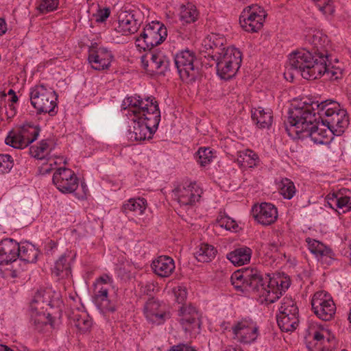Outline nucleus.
Segmentation results:
<instances>
[{
    "instance_id": "a211bd4d",
    "label": "nucleus",
    "mask_w": 351,
    "mask_h": 351,
    "mask_svg": "<svg viewBox=\"0 0 351 351\" xmlns=\"http://www.w3.org/2000/svg\"><path fill=\"white\" fill-rule=\"evenodd\" d=\"M195 183L188 185L179 184L173 191L175 198L180 205L192 206L198 202L201 195V190L195 189Z\"/></svg>"
},
{
    "instance_id": "c756f323",
    "label": "nucleus",
    "mask_w": 351,
    "mask_h": 351,
    "mask_svg": "<svg viewBox=\"0 0 351 351\" xmlns=\"http://www.w3.org/2000/svg\"><path fill=\"white\" fill-rule=\"evenodd\" d=\"M147 207V200L144 198H131L123 204L121 208L122 212L128 217L132 213L134 216L143 214Z\"/></svg>"
},
{
    "instance_id": "3c124183",
    "label": "nucleus",
    "mask_w": 351,
    "mask_h": 351,
    "mask_svg": "<svg viewBox=\"0 0 351 351\" xmlns=\"http://www.w3.org/2000/svg\"><path fill=\"white\" fill-rule=\"evenodd\" d=\"M243 12H249L250 14L252 15L253 14H254L257 16H261V20L263 21H265L267 16V13L265 11V10L258 5H253L252 6H249L246 9H245Z\"/></svg>"
},
{
    "instance_id": "5701e85b",
    "label": "nucleus",
    "mask_w": 351,
    "mask_h": 351,
    "mask_svg": "<svg viewBox=\"0 0 351 351\" xmlns=\"http://www.w3.org/2000/svg\"><path fill=\"white\" fill-rule=\"evenodd\" d=\"M54 292L51 289L38 291L31 302V311H44L53 308L57 304L58 300L53 299Z\"/></svg>"
},
{
    "instance_id": "7c9ffc66",
    "label": "nucleus",
    "mask_w": 351,
    "mask_h": 351,
    "mask_svg": "<svg viewBox=\"0 0 351 351\" xmlns=\"http://www.w3.org/2000/svg\"><path fill=\"white\" fill-rule=\"evenodd\" d=\"M225 38L216 34H212L207 37L204 40L206 49L213 50L212 54H208V57L212 60L217 58V56L221 55L226 48L223 47Z\"/></svg>"
},
{
    "instance_id": "f257e3e1",
    "label": "nucleus",
    "mask_w": 351,
    "mask_h": 351,
    "mask_svg": "<svg viewBox=\"0 0 351 351\" xmlns=\"http://www.w3.org/2000/svg\"><path fill=\"white\" fill-rule=\"evenodd\" d=\"M126 114L132 117L133 126L128 131V138L141 141L152 138L158 129L160 121L158 103L153 96L143 99L140 95L127 97L121 104Z\"/></svg>"
},
{
    "instance_id": "f8f14e48",
    "label": "nucleus",
    "mask_w": 351,
    "mask_h": 351,
    "mask_svg": "<svg viewBox=\"0 0 351 351\" xmlns=\"http://www.w3.org/2000/svg\"><path fill=\"white\" fill-rule=\"evenodd\" d=\"M322 126L327 127L335 136H341L349 125L347 111L339 108L320 119Z\"/></svg>"
},
{
    "instance_id": "774afa93",
    "label": "nucleus",
    "mask_w": 351,
    "mask_h": 351,
    "mask_svg": "<svg viewBox=\"0 0 351 351\" xmlns=\"http://www.w3.org/2000/svg\"><path fill=\"white\" fill-rule=\"evenodd\" d=\"M0 351H14V350L6 345L1 344L0 345Z\"/></svg>"
},
{
    "instance_id": "8fccbe9b",
    "label": "nucleus",
    "mask_w": 351,
    "mask_h": 351,
    "mask_svg": "<svg viewBox=\"0 0 351 351\" xmlns=\"http://www.w3.org/2000/svg\"><path fill=\"white\" fill-rule=\"evenodd\" d=\"M325 62L326 71L323 73L322 76L326 74L332 80H338L342 77V71L339 68L335 67L333 66L330 67L331 63L329 58H328V60H326Z\"/></svg>"
},
{
    "instance_id": "37998d69",
    "label": "nucleus",
    "mask_w": 351,
    "mask_h": 351,
    "mask_svg": "<svg viewBox=\"0 0 351 351\" xmlns=\"http://www.w3.org/2000/svg\"><path fill=\"white\" fill-rule=\"evenodd\" d=\"M5 142L7 145L15 149H23L27 147L19 130H12L8 133Z\"/></svg>"
},
{
    "instance_id": "bb28decb",
    "label": "nucleus",
    "mask_w": 351,
    "mask_h": 351,
    "mask_svg": "<svg viewBox=\"0 0 351 351\" xmlns=\"http://www.w3.org/2000/svg\"><path fill=\"white\" fill-rule=\"evenodd\" d=\"M31 322L34 326L35 330L39 332L45 330V328L49 325L51 328H54V319L49 312L44 311H32Z\"/></svg>"
},
{
    "instance_id": "f3484780",
    "label": "nucleus",
    "mask_w": 351,
    "mask_h": 351,
    "mask_svg": "<svg viewBox=\"0 0 351 351\" xmlns=\"http://www.w3.org/2000/svg\"><path fill=\"white\" fill-rule=\"evenodd\" d=\"M291 285L289 276L278 274L272 278L269 277L267 284L266 301L269 303L275 302L288 289Z\"/></svg>"
},
{
    "instance_id": "5fc2aeb1",
    "label": "nucleus",
    "mask_w": 351,
    "mask_h": 351,
    "mask_svg": "<svg viewBox=\"0 0 351 351\" xmlns=\"http://www.w3.org/2000/svg\"><path fill=\"white\" fill-rule=\"evenodd\" d=\"M155 285L152 282H146L140 285V293L144 295L153 297L152 295L155 290Z\"/></svg>"
},
{
    "instance_id": "ddd939ff",
    "label": "nucleus",
    "mask_w": 351,
    "mask_h": 351,
    "mask_svg": "<svg viewBox=\"0 0 351 351\" xmlns=\"http://www.w3.org/2000/svg\"><path fill=\"white\" fill-rule=\"evenodd\" d=\"M232 332L238 341L250 344L258 337V327L251 319H243L232 327Z\"/></svg>"
},
{
    "instance_id": "864d4df0",
    "label": "nucleus",
    "mask_w": 351,
    "mask_h": 351,
    "mask_svg": "<svg viewBox=\"0 0 351 351\" xmlns=\"http://www.w3.org/2000/svg\"><path fill=\"white\" fill-rule=\"evenodd\" d=\"M108 298V290L106 288L101 287L99 290L95 293L94 297V302L95 304H100L102 302L106 301Z\"/></svg>"
},
{
    "instance_id": "e2e57ef3",
    "label": "nucleus",
    "mask_w": 351,
    "mask_h": 351,
    "mask_svg": "<svg viewBox=\"0 0 351 351\" xmlns=\"http://www.w3.org/2000/svg\"><path fill=\"white\" fill-rule=\"evenodd\" d=\"M246 156H247L251 160L256 161V160H258V155L252 150L251 149H247L246 150Z\"/></svg>"
},
{
    "instance_id": "f704fd0d",
    "label": "nucleus",
    "mask_w": 351,
    "mask_h": 351,
    "mask_svg": "<svg viewBox=\"0 0 351 351\" xmlns=\"http://www.w3.org/2000/svg\"><path fill=\"white\" fill-rule=\"evenodd\" d=\"M252 119L259 128H268L272 123V112L270 110L265 111L259 107L252 112Z\"/></svg>"
},
{
    "instance_id": "f03ea898",
    "label": "nucleus",
    "mask_w": 351,
    "mask_h": 351,
    "mask_svg": "<svg viewBox=\"0 0 351 351\" xmlns=\"http://www.w3.org/2000/svg\"><path fill=\"white\" fill-rule=\"evenodd\" d=\"M316 113L308 110L303 111L299 108H289L287 120L285 121L287 132L291 136V130L293 129L297 134L305 132L313 141L318 144H327L335 135L328 128H320L319 119L316 118Z\"/></svg>"
},
{
    "instance_id": "680f3d73",
    "label": "nucleus",
    "mask_w": 351,
    "mask_h": 351,
    "mask_svg": "<svg viewBox=\"0 0 351 351\" xmlns=\"http://www.w3.org/2000/svg\"><path fill=\"white\" fill-rule=\"evenodd\" d=\"M7 31V25L4 19L0 18V36L4 34Z\"/></svg>"
},
{
    "instance_id": "412c9836",
    "label": "nucleus",
    "mask_w": 351,
    "mask_h": 351,
    "mask_svg": "<svg viewBox=\"0 0 351 351\" xmlns=\"http://www.w3.org/2000/svg\"><path fill=\"white\" fill-rule=\"evenodd\" d=\"M313 49L311 52L316 56L318 60L326 64V60L329 58V50L331 48L328 36L321 32H317L311 38Z\"/></svg>"
},
{
    "instance_id": "aec40b11",
    "label": "nucleus",
    "mask_w": 351,
    "mask_h": 351,
    "mask_svg": "<svg viewBox=\"0 0 351 351\" xmlns=\"http://www.w3.org/2000/svg\"><path fill=\"white\" fill-rule=\"evenodd\" d=\"M20 244L12 239H5L0 242V265H5L18 261Z\"/></svg>"
},
{
    "instance_id": "6e6d98bb",
    "label": "nucleus",
    "mask_w": 351,
    "mask_h": 351,
    "mask_svg": "<svg viewBox=\"0 0 351 351\" xmlns=\"http://www.w3.org/2000/svg\"><path fill=\"white\" fill-rule=\"evenodd\" d=\"M96 305L104 312L114 313L117 311L116 305L110 302L108 298L106 299V301Z\"/></svg>"
},
{
    "instance_id": "13d9d810",
    "label": "nucleus",
    "mask_w": 351,
    "mask_h": 351,
    "mask_svg": "<svg viewBox=\"0 0 351 351\" xmlns=\"http://www.w3.org/2000/svg\"><path fill=\"white\" fill-rule=\"evenodd\" d=\"M168 351H197V350L187 343H178L170 348Z\"/></svg>"
},
{
    "instance_id": "603ef678",
    "label": "nucleus",
    "mask_w": 351,
    "mask_h": 351,
    "mask_svg": "<svg viewBox=\"0 0 351 351\" xmlns=\"http://www.w3.org/2000/svg\"><path fill=\"white\" fill-rule=\"evenodd\" d=\"M219 222L221 227H224L226 230H232L236 231L239 227L236 221L228 217L221 218Z\"/></svg>"
},
{
    "instance_id": "393cba45",
    "label": "nucleus",
    "mask_w": 351,
    "mask_h": 351,
    "mask_svg": "<svg viewBox=\"0 0 351 351\" xmlns=\"http://www.w3.org/2000/svg\"><path fill=\"white\" fill-rule=\"evenodd\" d=\"M154 272L162 278H167L174 271L176 266L173 259L168 256H160L152 263Z\"/></svg>"
},
{
    "instance_id": "473e14b6",
    "label": "nucleus",
    "mask_w": 351,
    "mask_h": 351,
    "mask_svg": "<svg viewBox=\"0 0 351 351\" xmlns=\"http://www.w3.org/2000/svg\"><path fill=\"white\" fill-rule=\"evenodd\" d=\"M150 62L160 74L165 75L166 72L170 71L171 61L161 52L151 53Z\"/></svg>"
},
{
    "instance_id": "58836bf2",
    "label": "nucleus",
    "mask_w": 351,
    "mask_h": 351,
    "mask_svg": "<svg viewBox=\"0 0 351 351\" xmlns=\"http://www.w3.org/2000/svg\"><path fill=\"white\" fill-rule=\"evenodd\" d=\"M278 325L282 331L291 332L296 329L299 324V317L278 314Z\"/></svg>"
},
{
    "instance_id": "ea45409f",
    "label": "nucleus",
    "mask_w": 351,
    "mask_h": 351,
    "mask_svg": "<svg viewBox=\"0 0 351 351\" xmlns=\"http://www.w3.org/2000/svg\"><path fill=\"white\" fill-rule=\"evenodd\" d=\"M71 323L82 333L89 331L92 326L91 319L85 314H73L71 317Z\"/></svg>"
},
{
    "instance_id": "a18cd8bd",
    "label": "nucleus",
    "mask_w": 351,
    "mask_h": 351,
    "mask_svg": "<svg viewBox=\"0 0 351 351\" xmlns=\"http://www.w3.org/2000/svg\"><path fill=\"white\" fill-rule=\"evenodd\" d=\"M281 195L287 199H291L295 193L294 183L288 178H283L280 186Z\"/></svg>"
},
{
    "instance_id": "0e129e2a",
    "label": "nucleus",
    "mask_w": 351,
    "mask_h": 351,
    "mask_svg": "<svg viewBox=\"0 0 351 351\" xmlns=\"http://www.w3.org/2000/svg\"><path fill=\"white\" fill-rule=\"evenodd\" d=\"M313 339L320 341L324 339V335L319 331H315L313 335Z\"/></svg>"
},
{
    "instance_id": "c9c22d12",
    "label": "nucleus",
    "mask_w": 351,
    "mask_h": 351,
    "mask_svg": "<svg viewBox=\"0 0 351 351\" xmlns=\"http://www.w3.org/2000/svg\"><path fill=\"white\" fill-rule=\"evenodd\" d=\"M217 250L211 245L201 243L198 250L195 252V256L199 262L208 263L215 258Z\"/></svg>"
},
{
    "instance_id": "49530a36",
    "label": "nucleus",
    "mask_w": 351,
    "mask_h": 351,
    "mask_svg": "<svg viewBox=\"0 0 351 351\" xmlns=\"http://www.w3.org/2000/svg\"><path fill=\"white\" fill-rule=\"evenodd\" d=\"M59 0H40L38 10L42 14H47L57 10Z\"/></svg>"
},
{
    "instance_id": "a878e982",
    "label": "nucleus",
    "mask_w": 351,
    "mask_h": 351,
    "mask_svg": "<svg viewBox=\"0 0 351 351\" xmlns=\"http://www.w3.org/2000/svg\"><path fill=\"white\" fill-rule=\"evenodd\" d=\"M306 242L310 252L317 258L326 260L328 258V261H326L328 264H331L335 260V253L332 249L323 243L309 237L306 239Z\"/></svg>"
},
{
    "instance_id": "a19ab883",
    "label": "nucleus",
    "mask_w": 351,
    "mask_h": 351,
    "mask_svg": "<svg viewBox=\"0 0 351 351\" xmlns=\"http://www.w3.org/2000/svg\"><path fill=\"white\" fill-rule=\"evenodd\" d=\"M198 12L195 5L189 3L186 5L181 7L180 14V20L184 23H191L195 22L197 19Z\"/></svg>"
},
{
    "instance_id": "c03bdc74",
    "label": "nucleus",
    "mask_w": 351,
    "mask_h": 351,
    "mask_svg": "<svg viewBox=\"0 0 351 351\" xmlns=\"http://www.w3.org/2000/svg\"><path fill=\"white\" fill-rule=\"evenodd\" d=\"M246 270L247 267L242 268L241 269L237 270L231 275V283L237 290H242L243 287L245 288V278L244 277V275L245 274Z\"/></svg>"
},
{
    "instance_id": "6e6552de",
    "label": "nucleus",
    "mask_w": 351,
    "mask_h": 351,
    "mask_svg": "<svg viewBox=\"0 0 351 351\" xmlns=\"http://www.w3.org/2000/svg\"><path fill=\"white\" fill-rule=\"evenodd\" d=\"M143 314L149 323L160 325L170 319L169 306L156 298L150 297L143 306Z\"/></svg>"
},
{
    "instance_id": "b1692460",
    "label": "nucleus",
    "mask_w": 351,
    "mask_h": 351,
    "mask_svg": "<svg viewBox=\"0 0 351 351\" xmlns=\"http://www.w3.org/2000/svg\"><path fill=\"white\" fill-rule=\"evenodd\" d=\"M351 192L346 189H341L336 192L328 193L326 200L330 208L337 210V208L343 209V213L351 210Z\"/></svg>"
},
{
    "instance_id": "cd10ccee",
    "label": "nucleus",
    "mask_w": 351,
    "mask_h": 351,
    "mask_svg": "<svg viewBox=\"0 0 351 351\" xmlns=\"http://www.w3.org/2000/svg\"><path fill=\"white\" fill-rule=\"evenodd\" d=\"M265 21L261 20V16L254 14H250L249 12H243L239 18V23L241 27L248 32H257L261 29Z\"/></svg>"
},
{
    "instance_id": "4be33fe9",
    "label": "nucleus",
    "mask_w": 351,
    "mask_h": 351,
    "mask_svg": "<svg viewBox=\"0 0 351 351\" xmlns=\"http://www.w3.org/2000/svg\"><path fill=\"white\" fill-rule=\"evenodd\" d=\"M113 59L112 52L104 47H99L97 49H90L88 62L93 69L102 71L108 67Z\"/></svg>"
},
{
    "instance_id": "e433bc0d",
    "label": "nucleus",
    "mask_w": 351,
    "mask_h": 351,
    "mask_svg": "<svg viewBox=\"0 0 351 351\" xmlns=\"http://www.w3.org/2000/svg\"><path fill=\"white\" fill-rule=\"evenodd\" d=\"M18 130L28 146L37 139L40 128L34 123H25Z\"/></svg>"
},
{
    "instance_id": "423d86ee",
    "label": "nucleus",
    "mask_w": 351,
    "mask_h": 351,
    "mask_svg": "<svg viewBox=\"0 0 351 351\" xmlns=\"http://www.w3.org/2000/svg\"><path fill=\"white\" fill-rule=\"evenodd\" d=\"M167 36L166 27L159 21H152L143 29L140 36L136 38V46L139 50L150 51L161 44Z\"/></svg>"
},
{
    "instance_id": "338daca9",
    "label": "nucleus",
    "mask_w": 351,
    "mask_h": 351,
    "mask_svg": "<svg viewBox=\"0 0 351 351\" xmlns=\"http://www.w3.org/2000/svg\"><path fill=\"white\" fill-rule=\"evenodd\" d=\"M346 91H347L348 99L351 104V82L348 84V86L346 88Z\"/></svg>"
},
{
    "instance_id": "7ed1b4c3",
    "label": "nucleus",
    "mask_w": 351,
    "mask_h": 351,
    "mask_svg": "<svg viewBox=\"0 0 351 351\" xmlns=\"http://www.w3.org/2000/svg\"><path fill=\"white\" fill-rule=\"evenodd\" d=\"M289 66L291 70L299 72L303 78L308 80L321 77L326 71V64L305 49L295 51L289 55Z\"/></svg>"
},
{
    "instance_id": "72a5a7b5",
    "label": "nucleus",
    "mask_w": 351,
    "mask_h": 351,
    "mask_svg": "<svg viewBox=\"0 0 351 351\" xmlns=\"http://www.w3.org/2000/svg\"><path fill=\"white\" fill-rule=\"evenodd\" d=\"M20 244V252L19 261L25 263H36L39 254L38 250L31 243H21Z\"/></svg>"
},
{
    "instance_id": "4c0bfd02",
    "label": "nucleus",
    "mask_w": 351,
    "mask_h": 351,
    "mask_svg": "<svg viewBox=\"0 0 351 351\" xmlns=\"http://www.w3.org/2000/svg\"><path fill=\"white\" fill-rule=\"evenodd\" d=\"M52 274L60 278H68L71 274V268L68 257L62 255L55 263Z\"/></svg>"
},
{
    "instance_id": "9b49d317",
    "label": "nucleus",
    "mask_w": 351,
    "mask_h": 351,
    "mask_svg": "<svg viewBox=\"0 0 351 351\" xmlns=\"http://www.w3.org/2000/svg\"><path fill=\"white\" fill-rule=\"evenodd\" d=\"M53 183L64 193H71L78 187V178L70 169H58L53 175Z\"/></svg>"
},
{
    "instance_id": "de8ad7c7",
    "label": "nucleus",
    "mask_w": 351,
    "mask_h": 351,
    "mask_svg": "<svg viewBox=\"0 0 351 351\" xmlns=\"http://www.w3.org/2000/svg\"><path fill=\"white\" fill-rule=\"evenodd\" d=\"M197 162L203 167L209 164L213 158L212 151L207 147H200L197 151Z\"/></svg>"
},
{
    "instance_id": "0eeeda50",
    "label": "nucleus",
    "mask_w": 351,
    "mask_h": 351,
    "mask_svg": "<svg viewBox=\"0 0 351 351\" xmlns=\"http://www.w3.org/2000/svg\"><path fill=\"white\" fill-rule=\"evenodd\" d=\"M173 60L180 79L186 83L194 82L199 74V69L194 64L195 53L189 49L182 50L174 56Z\"/></svg>"
},
{
    "instance_id": "09e8293b",
    "label": "nucleus",
    "mask_w": 351,
    "mask_h": 351,
    "mask_svg": "<svg viewBox=\"0 0 351 351\" xmlns=\"http://www.w3.org/2000/svg\"><path fill=\"white\" fill-rule=\"evenodd\" d=\"M14 162L8 154H0V174L8 173L13 167Z\"/></svg>"
},
{
    "instance_id": "9d476101",
    "label": "nucleus",
    "mask_w": 351,
    "mask_h": 351,
    "mask_svg": "<svg viewBox=\"0 0 351 351\" xmlns=\"http://www.w3.org/2000/svg\"><path fill=\"white\" fill-rule=\"evenodd\" d=\"M179 315L182 317L180 323L183 330L190 335L195 336L200 332L201 315L196 307L191 304L180 307Z\"/></svg>"
},
{
    "instance_id": "2eb2a0df",
    "label": "nucleus",
    "mask_w": 351,
    "mask_h": 351,
    "mask_svg": "<svg viewBox=\"0 0 351 351\" xmlns=\"http://www.w3.org/2000/svg\"><path fill=\"white\" fill-rule=\"evenodd\" d=\"M137 14L138 13L134 10L121 12L118 22L114 25L113 29L123 36L136 33L141 25V21L136 18Z\"/></svg>"
},
{
    "instance_id": "6ab92c4d",
    "label": "nucleus",
    "mask_w": 351,
    "mask_h": 351,
    "mask_svg": "<svg viewBox=\"0 0 351 351\" xmlns=\"http://www.w3.org/2000/svg\"><path fill=\"white\" fill-rule=\"evenodd\" d=\"M252 215L259 223L263 226H269L276 221L278 210L274 204L263 202L259 205L253 206Z\"/></svg>"
},
{
    "instance_id": "79ce46f5",
    "label": "nucleus",
    "mask_w": 351,
    "mask_h": 351,
    "mask_svg": "<svg viewBox=\"0 0 351 351\" xmlns=\"http://www.w3.org/2000/svg\"><path fill=\"white\" fill-rule=\"evenodd\" d=\"M280 315L299 317V310L296 303L291 298H284L279 308Z\"/></svg>"
},
{
    "instance_id": "39448f33",
    "label": "nucleus",
    "mask_w": 351,
    "mask_h": 351,
    "mask_svg": "<svg viewBox=\"0 0 351 351\" xmlns=\"http://www.w3.org/2000/svg\"><path fill=\"white\" fill-rule=\"evenodd\" d=\"M58 95L53 88L40 84L31 88V104L37 110V114L48 113L51 116L56 114Z\"/></svg>"
},
{
    "instance_id": "1a4fd4ad",
    "label": "nucleus",
    "mask_w": 351,
    "mask_h": 351,
    "mask_svg": "<svg viewBox=\"0 0 351 351\" xmlns=\"http://www.w3.org/2000/svg\"><path fill=\"white\" fill-rule=\"evenodd\" d=\"M312 310L323 321L331 320L336 312L335 304L331 296L324 291L316 292L311 302Z\"/></svg>"
},
{
    "instance_id": "dca6fc26",
    "label": "nucleus",
    "mask_w": 351,
    "mask_h": 351,
    "mask_svg": "<svg viewBox=\"0 0 351 351\" xmlns=\"http://www.w3.org/2000/svg\"><path fill=\"white\" fill-rule=\"evenodd\" d=\"M291 108H299L302 109L303 111L308 110L311 113H316V118L320 119L331 112H336L337 109L341 108V106L338 102L328 99L320 103L318 101H313L310 103L305 101L302 106H293Z\"/></svg>"
},
{
    "instance_id": "c85d7f7f",
    "label": "nucleus",
    "mask_w": 351,
    "mask_h": 351,
    "mask_svg": "<svg viewBox=\"0 0 351 351\" xmlns=\"http://www.w3.org/2000/svg\"><path fill=\"white\" fill-rule=\"evenodd\" d=\"M252 255V250L247 246H241L234 249L226 254V258L234 265L241 266L250 263Z\"/></svg>"
},
{
    "instance_id": "2f4dec72",
    "label": "nucleus",
    "mask_w": 351,
    "mask_h": 351,
    "mask_svg": "<svg viewBox=\"0 0 351 351\" xmlns=\"http://www.w3.org/2000/svg\"><path fill=\"white\" fill-rule=\"evenodd\" d=\"M52 141L47 138L41 140L37 145H32L29 149V153L32 157L38 159H45L50 154Z\"/></svg>"
},
{
    "instance_id": "052dcab7",
    "label": "nucleus",
    "mask_w": 351,
    "mask_h": 351,
    "mask_svg": "<svg viewBox=\"0 0 351 351\" xmlns=\"http://www.w3.org/2000/svg\"><path fill=\"white\" fill-rule=\"evenodd\" d=\"M111 282L112 279L108 274H104L97 279V284H108Z\"/></svg>"
},
{
    "instance_id": "4468645a",
    "label": "nucleus",
    "mask_w": 351,
    "mask_h": 351,
    "mask_svg": "<svg viewBox=\"0 0 351 351\" xmlns=\"http://www.w3.org/2000/svg\"><path fill=\"white\" fill-rule=\"evenodd\" d=\"M245 289L258 293L260 296L266 299L269 278H263V273L256 268L247 267L245 274Z\"/></svg>"
},
{
    "instance_id": "20e7f679",
    "label": "nucleus",
    "mask_w": 351,
    "mask_h": 351,
    "mask_svg": "<svg viewBox=\"0 0 351 351\" xmlns=\"http://www.w3.org/2000/svg\"><path fill=\"white\" fill-rule=\"evenodd\" d=\"M216 63L217 74L222 80L233 78L241 67L242 53L234 47H228L221 55L213 60Z\"/></svg>"
},
{
    "instance_id": "bf43d9fd",
    "label": "nucleus",
    "mask_w": 351,
    "mask_h": 351,
    "mask_svg": "<svg viewBox=\"0 0 351 351\" xmlns=\"http://www.w3.org/2000/svg\"><path fill=\"white\" fill-rule=\"evenodd\" d=\"M174 293H175V295L177 298L178 302L182 303L184 301V300L185 299L186 295V292L185 289H184L181 287H178V290L175 289Z\"/></svg>"
},
{
    "instance_id": "4d7b16f0",
    "label": "nucleus",
    "mask_w": 351,
    "mask_h": 351,
    "mask_svg": "<svg viewBox=\"0 0 351 351\" xmlns=\"http://www.w3.org/2000/svg\"><path fill=\"white\" fill-rule=\"evenodd\" d=\"M110 15V10L109 8L99 9L96 15V21L98 23H104Z\"/></svg>"
},
{
    "instance_id": "69168bd1",
    "label": "nucleus",
    "mask_w": 351,
    "mask_h": 351,
    "mask_svg": "<svg viewBox=\"0 0 351 351\" xmlns=\"http://www.w3.org/2000/svg\"><path fill=\"white\" fill-rule=\"evenodd\" d=\"M318 2L320 3V6H322L323 8H326L327 6L330 5L331 0H319Z\"/></svg>"
}]
</instances>
